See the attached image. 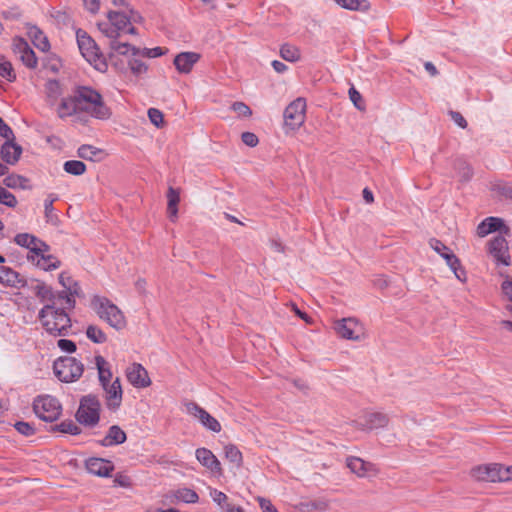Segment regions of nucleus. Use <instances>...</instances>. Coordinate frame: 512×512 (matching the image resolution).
Segmentation results:
<instances>
[{
  "mask_svg": "<svg viewBox=\"0 0 512 512\" xmlns=\"http://www.w3.org/2000/svg\"><path fill=\"white\" fill-rule=\"evenodd\" d=\"M38 319L43 329L53 337H65L70 334L72 321L65 308L46 303L39 310Z\"/></svg>",
  "mask_w": 512,
  "mask_h": 512,
  "instance_id": "f257e3e1",
  "label": "nucleus"
},
{
  "mask_svg": "<svg viewBox=\"0 0 512 512\" xmlns=\"http://www.w3.org/2000/svg\"><path fill=\"white\" fill-rule=\"evenodd\" d=\"M80 113H87L99 120L109 119L111 109L103 101L102 95L90 86H78L74 90Z\"/></svg>",
  "mask_w": 512,
  "mask_h": 512,
  "instance_id": "f03ea898",
  "label": "nucleus"
},
{
  "mask_svg": "<svg viewBox=\"0 0 512 512\" xmlns=\"http://www.w3.org/2000/svg\"><path fill=\"white\" fill-rule=\"evenodd\" d=\"M91 307L98 317L116 330H122L126 326L123 312L111 300L104 296L95 295L91 300Z\"/></svg>",
  "mask_w": 512,
  "mask_h": 512,
  "instance_id": "7ed1b4c3",
  "label": "nucleus"
},
{
  "mask_svg": "<svg viewBox=\"0 0 512 512\" xmlns=\"http://www.w3.org/2000/svg\"><path fill=\"white\" fill-rule=\"evenodd\" d=\"M76 39L78 48L82 56L98 71L104 72L107 70V63L96 42L86 31L78 29L76 31Z\"/></svg>",
  "mask_w": 512,
  "mask_h": 512,
  "instance_id": "20e7f679",
  "label": "nucleus"
},
{
  "mask_svg": "<svg viewBox=\"0 0 512 512\" xmlns=\"http://www.w3.org/2000/svg\"><path fill=\"white\" fill-rule=\"evenodd\" d=\"M101 403L94 394H88L80 399L76 420L86 426L95 427L100 421Z\"/></svg>",
  "mask_w": 512,
  "mask_h": 512,
  "instance_id": "39448f33",
  "label": "nucleus"
},
{
  "mask_svg": "<svg viewBox=\"0 0 512 512\" xmlns=\"http://www.w3.org/2000/svg\"><path fill=\"white\" fill-rule=\"evenodd\" d=\"M470 475L477 481L504 482L512 479V467L498 463L478 465L471 469Z\"/></svg>",
  "mask_w": 512,
  "mask_h": 512,
  "instance_id": "423d86ee",
  "label": "nucleus"
},
{
  "mask_svg": "<svg viewBox=\"0 0 512 512\" xmlns=\"http://www.w3.org/2000/svg\"><path fill=\"white\" fill-rule=\"evenodd\" d=\"M56 377L64 383L77 381L84 372V364L75 357H59L53 365Z\"/></svg>",
  "mask_w": 512,
  "mask_h": 512,
  "instance_id": "0eeeda50",
  "label": "nucleus"
},
{
  "mask_svg": "<svg viewBox=\"0 0 512 512\" xmlns=\"http://www.w3.org/2000/svg\"><path fill=\"white\" fill-rule=\"evenodd\" d=\"M33 411L39 419L54 422L60 417L62 406L55 397L42 395L34 399Z\"/></svg>",
  "mask_w": 512,
  "mask_h": 512,
  "instance_id": "6e6552de",
  "label": "nucleus"
},
{
  "mask_svg": "<svg viewBox=\"0 0 512 512\" xmlns=\"http://www.w3.org/2000/svg\"><path fill=\"white\" fill-rule=\"evenodd\" d=\"M430 244L433 250L445 259L446 264L453 271L456 278L462 282L465 281L466 272L462 269L459 258L452 252V250L437 239H432Z\"/></svg>",
  "mask_w": 512,
  "mask_h": 512,
  "instance_id": "1a4fd4ad",
  "label": "nucleus"
},
{
  "mask_svg": "<svg viewBox=\"0 0 512 512\" xmlns=\"http://www.w3.org/2000/svg\"><path fill=\"white\" fill-rule=\"evenodd\" d=\"M334 330L339 337L358 341L364 335L363 325L353 317L342 318L334 322Z\"/></svg>",
  "mask_w": 512,
  "mask_h": 512,
  "instance_id": "9d476101",
  "label": "nucleus"
},
{
  "mask_svg": "<svg viewBox=\"0 0 512 512\" xmlns=\"http://www.w3.org/2000/svg\"><path fill=\"white\" fill-rule=\"evenodd\" d=\"M306 101L304 98H297L292 101L284 110L285 126L291 130L298 129L305 121Z\"/></svg>",
  "mask_w": 512,
  "mask_h": 512,
  "instance_id": "9b49d317",
  "label": "nucleus"
},
{
  "mask_svg": "<svg viewBox=\"0 0 512 512\" xmlns=\"http://www.w3.org/2000/svg\"><path fill=\"white\" fill-rule=\"evenodd\" d=\"M185 410L188 415L198 419L201 425L207 430L214 433H219L221 431V424L219 421L197 403L192 401L185 403Z\"/></svg>",
  "mask_w": 512,
  "mask_h": 512,
  "instance_id": "f8f14e48",
  "label": "nucleus"
},
{
  "mask_svg": "<svg viewBox=\"0 0 512 512\" xmlns=\"http://www.w3.org/2000/svg\"><path fill=\"white\" fill-rule=\"evenodd\" d=\"M12 50L25 67L28 69L37 68L38 59L36 54L24 38L15 37L12 41Z\"/></svg>",
  "mask_w": 512,
  "mask_h": 512,
  "instance_id": "ddd939ff",
  "label": "nucleus"
},
{
  "mask_svg": "<svg viewBox=\"0 0 512 512\" xmlns=\"http://www.w3.org/2000/svg\"><path fill=\"white\" fill-rule=\"evenodd\" d=\"M488 253L497 266L510 265L509 248L505 237L498 235L491 239L488 243Z\"/></svg>",
  "mask_w": 512,
  "mask_h": 512,
  "instance_id": "4468645a",
  "label": "nucleus"
},
{
  "mask_svg": "<svg viewBox=\"0 0 512 512\" xmlns=\"http://www.w3.org/2000/svg\"><path fill=\"white\" fill-rule=\"evenodd\" d=\"M102 389L104 390L106 408L111 412H116L121 407L123 396L120 379L116 378L110 385Z\"/></svg>",
  "mask_w": 512,
  "mask_h": 512,
  "instance_id": "2eb2a0df",
  "label": "nucleus"
},
{
  "mask_svg": "<svg viewBox=\"0 0 512 512\" xmlns=\"http://www.w3.org/2000/svg\"><path fill=\"white\" fill-rule=\"evenodd\" d=\"M126 377L136 388H146L151 384L147 370L139 363H133L127 368Z\"/></svg>",
  "mask_w": 512,
  "mask_h": 512,
  "instance_id": "dca6fc26",
  "label": "nucleus"
},
{
  "mask_svg": "<svg viewBox=\"0 0 512 512\" xmlns=\"http://www.w3.org/2000/svg\"><path fill=\"white\" fill-rule=\"evenodd\" d=\"M87 471L98 477H109L114 470V465L110 460L98 457H90L85 461Z\"/></svg>",
  "mask_w": 512,
  "mask_h": 512,
  "instance_id": "f3484780",
  "label": "nucleus"
},
{
  "mask_svg": "<svg viewBox=\"0 0 512 512\" xmlns=\"http://www.w3.org/2000/svg\"><path fill=\"white\" fill-rule=\"evenodd\" d=\"M200 54L196 52H181L174 58L173 64L176 70L182 74L192 71L194 65L199 61Z\"/></svg>",
  "mask_w": 512,
  "mask_h": 512,
  "instance_id": "a211bd4d",
  "label": "nucleus"
},
{
  "mask_svg": "<svg viewBox=\"0 0 512 512\" xmlns=\"http://www.w3.org/2000/svg\"><path fill=\"white\" fill-rule=\"evenodd\" d=\"M195 457L198 462L213 473L221 472V463L211 450L201 447L196 449Z\"/></svg>",
  "mask_w": 512,
  "mask_h": 512,
  "instance_id": "6ab92c4d",
  "label": "nucleus"
},
{
  "mask_svg": "<svg viewBox=\"0 0 512 512\" xmlns=\"http://www.w3.org/2000/svg\"><path fill=\"white\" fill-rule=\"evenodd\" d=\"M127 439L125 431L119 425L109 427L105 437L98 441L102 447H112L123 444Z\"/></svg>",
  "mask_w": 512,
  "mask_h": 512,
  "instance_id": "aec40b11",
  "label": "nucleus"
},
{
  "mask_svg": "<svg viewBox=\"0 0 512 512\" xmlns=\"http://www.w3.org/2000/svg\"><path fill=\"white\" fill-rule=\"evenodd\" d=\"M389 419L387 415L374 412L365 414L360 420L359 425L365 430H374L387 426Z\"/></svg>",
  "mask_w": 512,
  "mask_h": 512,
  "instance_id": "412c9836",
  "label": "nucleus"
},
{
  "mask_svg": "<svg viewBox=\"0 0 512 512\" xmlns=\"http://www.w3.org/2000/svg\"><path fill=\"white\" fill-rule=\"evenodd\" d=\"M0 283L12 288H23L26 280L20 274L7 266H0Z\"/></svg>",
  "mask_w": 512,
  "mask_h": 512,
  "instance_id": "4be33fe9",
  "label": "nucleus"
},
{
  "mask_svg": "<svg viewBox=\"0 0 512 512\" xmlns=\"http://www.w3.org/2000/svg\"><path fill=\"white\" fill-rule=\"evenodd\" d=\"M502 228L507 229L504 220L499 217L490 216L478 224L477 235L479 237H485L490 233L500 231Z\"/></svg>",
  "mask_w": 512,
  "mask_h": 512,
  "instance_id": "5701e85b",
  "label": "nucleus"
},
{
  "mask_svg": "<svg viewBox=\"0 0 512 512\" xmlns=\"http://www.w3.org/2000/svg\"><path fill=\"white\" fill-rule=\"evenodd\" d=\"M22 153L21 146L15 144L13 140H6L1 148V158L7 164H15Z\"/></svg>",
  "mask_w": 512,
  "mask_h": 512,
  "instance_id": "b1692460",
  "label": "nucleus"
},
{
  "mask_svg": "<svg viewBox=\"0 0 512 512\" xmlns=\"http://www.w3.org/2000/svg\"><path fill=\"white\" fill-rule=\"evenodd\" d=\"M29 38L36 48L42 52L50 49V43L44 32L36 25H30L27 32Z\"/></svg>",
  "mask_w": 512,
  "mask_h": 512,
  "instance_id": "393cba45",
  "label": "nucleus"
},
{
  "mask_svg": "<svg viewBox=\"0 0 512 512\" xmlns=\"http://www.w3.org/2000/svg\"><path fill=\"white\" fill-rule=\"evenodd\" d=\"M57 113L62 119L80 113L74 93L69 97L62 98Z\"/></svg>",
  "mask_w": 512,
  "mask_h": 512,
  "instance_id": "a878e982",
  "label": "nucleus"
},
{
  "mask_svg": "<svg viewBox=\"0 0 512 512\" xmlns=\"http://www.w3.org/2000/svg\"><path fill=\"white\" fill-rule=\"evenodd\" d=\"M95 365L98 370V379L100 382L101 387H106L110 385L111 378H112V372L109 367H107L108 363L105 360V358L101 355L95 356Z\"/></svg>",
  "mask_w": 512,
  "mask_h": 512,
  "instance_id": "bb28decb",
  "label": "nucleus"
},
{
  "mask_svg": "<svg viewBox=\"0 0 512 512\" xmlns=\"http://www.w3.org/2000/svg\"><path fill=\"white\" fill-rule=\"evenodd\" d=\"M33 262L37 267L45 271L55 270L61 265V261L57 257L48 254V252H42Z\"/></svg>",
  "mask_w": 512,
  "mask_h": 512,
  "instance_id": "cd10ccee",
  "label": "nucleus"
},
{
  "mask_svg": "<svg viewBox=\"0 0 512 512\" xmlns=\"http://www.w3.org/2000/svg\"><path fill=\"white\" fill-rule=\"evenodd\" d=\"M108 20L120 32L126 31V28L131 24V19L125 12L110 11L108 12Z\"/></svg>",
  "mask_w": 512,
  "mask_h": 512,
  "instance_id": "c85d7f7f",
  "label": "nucleus"
},
{
  "mask_svg": "<svg viewBox=\"0 0 512 512\" xmlns=\"http://www.w3.org/2000/svg\"><path fill=\"white\" fill-rule=\"evenodd\" d=\"M173 496L179 502L194 504L199 500L197 492L188 487H181L174 491Z\"/></svg>",
  "mask_w": 512,
  "mask_h": 512,
  "instance_id": "c756f323",
  "label": "nucleus"
},
{
  "mask_svg": "<svg viewBox=\"0 0 512 512\" xmlns=\"http://www.w3.org/2000/svg\"><path fill=\"white\" fill-rule=\"evenodd\" d=\"M33 290L41 302H45V304L55 303L53 289L50 286L46 285L44 282H37Z\"/></svg>",
  "mask_w": 512,
  "mask_h": 512,
  "instance_id": "7c9ffc66",
  "label": "nucleus"
},
{
  "mask_svg": "<svg viewBox=\"0 0 512 512\" xmlns=\"http://www.w3.org/2000/svg\"><path fill=\"white\" fill-rule=\"evenodd\" d=\"M110 48L121 55H126L129 52L132 56H138L140 54V48L129 43L119 42L118 40L110 41Z\"/></svg>",
  "mask_w": 512,
  "mask_h": 512,
  "instance_id": "2f4dec72",
  "label": "nucleus"
},
{
  "mask_svg": "<svg viewBox=\"0 0 512 512\" xmlns=\"http://www.w3.org/2000/svg\"><path fill=\"white\" fill-rule=\"evenodd\" d=\"M28 250L30 253V255H28V259L31 261H35L36 257L39 256V254H41L42 252H49L50 246L41 239L34 236V241H31Z\"/></svg>",
  "mask_w": 512,
  "mask_h": 512,
  "instance_id": "473e14b6",
  "label": "nucleus"
},
{
  "mask_svg": "<svg viewBox=\"0 0 512 512\" xmlns=\"http://www.w3.org/2000/svg\"><path fill=\"white\" fill-rule=\"evenodd\" d=\"M168 205L167 210L170 217H176L178 213V203L180 201L179 192L173 187H169L167 192Z\"/></svg>",
  "mask_w": 512,
  "mask_h": 512,
  "instance_id": "72a5a7b5",
  "label": "nucleus"
},
{
  "mask_svg": "<svg viewBox=\"0 0 512 512\" xmlns=\"http://www.w3.org/2000/svg\"><path fill=\"white\" fill-rule=\"evenodd\" d=\"M280 56L288 62H297L300 59V50L291 44H283L280 48Z\"/></svg>",
  "mask_w": 512,
  "mask_h": 512,
  "instance_id": "f704fd0d",
  "label": "nucleus"
},
{
  "mask_svg": "<svg viewBox=\"0 0 512 512\" xmlns=\"http://www.w3.org/2000/svg\"><path fill=\"white\" fill-rule=\"evenodd\" d=\"M367 463L358 457H349L347 458V467L353 472L354 474L362 477L367 472Z\"/></svg>",
  "mask_w": 512,
  "mask_h": 512,
  "instance_id": "c9c22d12",
  "label": "nucleus"
},
{
  "mask_svg": "<svg viewBox=\"0 0 512 512\" xmlns=\"http://www.w3.org/2000/svg\"><path fill=\"white\" fill-rule=\"evenodd\" d=\"M63 169L68 174L80 176L86 172V165L80 160H68L64 162Z\"/></svg>",
  "mask_w": 512,
  "mask_h": 512,
  "instance_id": "e433bc0d",
  "label": "nucleus"
},
{
  "mask_svg": "<svg viewBox=\"0 0 512 512\" xmlns=\"http://www.w3.org/2000/svg\"><path fill=\"white\" fill-rule=\"evenodd\" d=\"M224 453L226 459L233 463L236 467H240L243 462L241 451L233 444L225 446Z\"/></svg>",
  "mask_w": 512,
  "mask_h": 512,
  "instance_id": "4c0bfd02",
  "label": "nucleus"
},
{
  "mask_svg": "<svg viewBox=\"0 0 512 512\" xmlns=\"http://www.w3.org/2000/svg\"><path fill=\"white\" fill-rule=\"evenodd\" d=\"M87 338L96 344H102L107 341V336L104 331L96 325H89L86 328Z\"/></svg>",
  "mask_w": 512,
  "mask_h": 512,
  "instance_id": "58836bf2",
  "label": "nucleus"
},
{
  "mask_svg": "<svg viewBox=\"0 0 512 512\" xmlns=\"http://www.w3.org/2000/svg\"><path fill=\"white\" fill-rule=\"evenodd\" d=\"M0 76L8 82H14L16 80V73L11 62L2 55L0 56Z\"/></svg>",
  "mask_w": 512,
  "mask_h": 512,
  "instance_id": "ea45409f",
  "label": "nucleus"
},
{
  "mask_svg": "<svg viewBox=\"0 0 512 512\" xmlns=\"http://www.w3.org/2000/svg\"><path fill=\"white\" fill-rule=\"evenodd\" d=\"M340 7L347 10L364 11L369 8L367 0H334Z\"/></svg>",
  "mask_w": 512,
  "mask_h": 512,
  "instance_id": "a19ab883",
  "label": "nucleus"
},
{
  "mask_svg": "<svg viewBox=\"0 0 512 512\" xmlns=\"http://www.w3.org/2000/svg\"><path fill=\"white\" fill-rule=\"evenodd\" d=\"M491 190L505 199H512V183L497 181L492 184Z\"/></svg>",
  "mask_w": 512,
  "mask_h": 512,
  "instance_id": "79ce46f5",
  "label": "nucleus"
},
{
  "mask_svg": "<svg viewBox=\"0 0 512 512\" xmlns=\"http://www.w3.org/2000/svg\"><path fill=\"white\" fill-rule=\"evenodd\" d=\"M454 167L462 181H469L472 178L473 169L465 160L457 159Z\"/></svg>",
  "mask_w": 512,
  "mask_h": 512,
  "instance_id": "37998d69",
  "label": "nucleus"
},
{
  "mask_svg": "<svg viewBox=\"0 0 512 512\" xmlns=\"http://www.w3.org/2000/svg\"><path fill=\"white\" fill-rule=\"evenodd\" d=\"M100 153H102L101 149L88 144L81 145L77 150L79 158L89 161H94L96 156Z\"/></svg>",
  "mask_w": 512,
  "mask_h": 512,
  "instance_id": "c03bdc74",
  "label": "nucleus"
},
{
  "mask_svg": "<svg viewBox=\"0 0 512 512\" xmlns=\"http://www.w3.org/2000/svg\"><path fill=\"white\" fill-rule=\"evenodd\" d=\"M54 297H55V306H58V304H61L62 302H64V304H65V307H64L65 309L72 310L76 306L75 299L69 295V293L67 292L66 289H64L63 291L54 292Z\"/></svg>",
  "mask_w": 512,
  "mask_h": 512,
  "instance_id": "a18cd8bd",
  "label": "nucleus"
},
{
  "mask_svg": "<svg viewBox=\"0 0 512 512\" xmlns=\"http://www.w3.org/2000/svg\"><path fill=\"white\" fill-rule=\"evenodd\" d=\"M55 430L71 435H79L81 433L80 427L71 419L64 420L57 424Z\"/></svg>",
  "mask_w": 512,
  "mask_h": 512,
  "instance_id": "49530a36",
  "label": "nucleus"
},
{
  "mask_svg": "<svg viewBox=\"0 0 512 512\" xmlns=\"http://www.w3.org/2000/svg\"><path fill=\"white\" fill-rule=\"evenodd\" d=\"M128 66L135 76L145 74L148 70V66L141 59L137 58V56H132L128 60Z\"/></svg>",
  "mask_w": 512,
  "mask_h": 512,
  "instance_id": "de8ad7c7",
  "label": "nucleus"
},
{
  "mask_svg": "<svg viewBox=\"0 0 512 512\" xmlns=\"http://www.w3.org/2000/svg\"><path fill=\"white\" fill-rule=\"evenodd\" d=\"M18 201L16 197L9 192L6 188L0 185V204H3L9 208L16 207Z\"/></svg>",
  "mask_w": 512,
  "mask_h": 512,
  "instance_id": "09e8293b",
  "label": "nucleus"
},
{
  "mask_svg": "<svg viewBox=\"0 0 512 512\" xmlns=\"http://www.w3.org/2000/svg\"><path fill=\"white\" fill-rule=\"evenodd\" d=\"M14 428L23 436L29 437L35 434V427L25 421H18L14 424Z\"/></svg>",
  "mask_w": 512,
  "mask_h": 512,
  "instance_id": "8fccbe9b",
  "label": "nucleus"
},
{
  "mask_svg": "<svg viewBox=\"0 0 512 512\" xmlns=\"http://www.w3.org/2000/svg\"><path fill=\"white\" fill-rule=\"evenodd\" d=\"M99 29L101 32L112 40H117L120 36V32L115 28L113 24L109 23H100Z\"/></svg>",
  "mask_w": 512,
  "mask_h": 512,
  "instance_id": "3c124183",
  "label": "nucleus"
},
{
  "mask_svg": "<svg viewBox=\"0 0 512 512\" xmlns=\"http://www.w3.org/2000/svg\"><path fill=\"white\" fill-rule=\"evenodd\" d=\"M166 52L167 50L163 49L162 47L143 48L140 49V54L138 56L147 58H157L164 55Z\"/></svg>",
  "mask_w": 512,
  "mask_h": 512,
  "instance_id": "603ef678",
  "label": "nucleus"
},
{
  "mask_svg": "<svg viewBox=\"0 0 512 512\" xmlns=\"http://www.w3.org/2000/svg\"><path fill=\"white\" fill-rule=\"evenodd\" d=\"M58 199L55 194H49L47 198L44 200V212L47 220H51L53 218L54 207L53 203Z\"/></svg>",
  "mask_w": 512,
  "mask_h": 512,
  "instance_id": "864d4df0",
  "label": "nucleus"
},
{
  "mask_svg": "<svg viewBox=\"0 0 512 512\" xmlns=\"http://www.w3.org/2000/svg\"><path fill=\"white\" fill-rule=\"evenodd\" d=\"M231 109L236 112L239 116L242 117H250L252 115L251 108L246 105L244 102H234L231 106Z\"/></svg>",
  "mask_w": 512,
  "mask_h": 512,
  "instance_id": "5fc2aeb1",
  "label": "nucleus"
},
{
  "mask_svg": "<svg viewBox=\"0 0 512 512\" xmlns=\"http://www.w3.org/2000/svg\"><path fill=\"white\" fill-rule=\"evenodd\" d=\"M57 346L61 351L68 354L74 353L77 349L76 343L74 341L65 338L59 339Z\"/></svg>",
  "mask_w": 512,
  "mask_h": 512,
  "instance_id": "6e6d98bb",
  "label": "nucleus"
},
{
  "mask_svg": "<svg viewBox=\"0 0 512 512\" xmlns=\"http://www.w3.org/2000/svg\"><path fill=\"white\" fill-rule=\"evenodd\" d=\"M31 241H34V235L29 233H19L14 238V242L17 245L24 247L26 249L30 247Z\"/></svg>",
  "mask_w": 512,
  "mask_h": 512,
  "instance_id": "4d7b16f0",
  "label": "nucleus"
},
{
  "mask_svg": "<svg viewBox=\"0 0 512 512\" xmlns=\"http://www.w3.org/2000/svg\"><path fill=\"white\" fill-rule=\"evenodd\" d=\"M148 118L156 127H160L163 124V113L159 109L149 108Z\"/></svg>",
  "mask_w": 512,
  "mask_h": 512,
  "instance_id": "13d9d810",
  "label": "nucleus"
},
{
  "mask_svg": "<svg viewBox=\"0 0 512 512\" xmlns=\"http://www.w3.org/2000/svg\"><path fill=\"white\" fill-rule=\"evenodd\" d=\"M210 496L212 497L213 501L219 505L222 509L226 507L227 503V495L217 489H213L210 492Z\"/></svg>",
  "mask_w": 512,
  "mask_h": 512,
  "instance_id": "bf43d9fd",
  "label": "nucleus"
},
{
  "mask_svg": "<svg viewBox=\"0 0 512 512\" xmlns=\"http://www.w3.org/2000/svg\"><path fill=\"white\" fill-rule=\"evenodd\" d=\"M1 15L7 20H19L22 17V12L19 7L14 6L3 10Z\"/></svg>",
  "mask_w": 512,
  "mask_h": 512,
  "instance_id": "052dcab7",
  "label": "nucleus"
},
{
  "mask_svg": "<svg viewBox=\"0 0 512 512\" xmlns=\"http://www.w3.org/2000/svg\"><path fill=\"white\" fill-rule=\"evenodd\" d=\"M24 180L22 176L19 175H8L4 178L3 183L6 187L9 188H17L21 186V182Z\"/></svg>",
  "mask_w": 512,
  "mask_h": 512,
  "instance_id": "680f3d73",
  "label": "nucleus"
},
{
  "mask_svg": "<svg viewBox=\"0 0 512 512\" xmlns=\"http://www.w3.org/2000/svg\"><path fill=\"white\" fill-rule=\"evenodd\" d=\"M257 501L262 512H279L269 499L259 496Z\"/></svg>",
  "mask_w": 512,
  "mask_h": 512,
  "instance_id": "e2e57ef3",
  "label": "nucleus"
},
{
  "mask_svg": "<svg viewBox=\"0 0 512 512\" xmlns=\"http://www.w3.org/2000/svg\"><path fill=\"white\" fill-rule=\"evenodd\" d=\"M241 139L242 142L249 147H255L259 142L258 137L252 132H243Z\"/></svg>",
  "mask_w": 512,
  "mask_h": 512,
  "instance_id": "0e129e2a",
  "label": "nucleus"
},
{
  "mask_svg": "<svg viewBox=\"0 0 512 512\" xmlns=\"http://www.w3.org/2000/svg\"><path fill=\"white\" fill-rule=\"evenodd\" d=\"M0 136L6 140H14V133L12 129L0 117Z\"/></svg>",
  "mask_w": 512,
  "mask_h": 512,
  "instance_id": "69168bd1",
  "label": "nucleus"
},
{
  "mask_svg": "<svg viewBox=\"0 0 512 512\" xmlns=\"http://www.w3.org/2000/svg\"><path fill=\"white\" fill-rule=\"evenodd\" d=\"M349 97L357 109H364V107L360 105V102L362 101V96L354 87H351L349 89Z\"/></svg>",
  "mask_w": 512,
  "mask_h": 512,
  "instance_id": "338daca9",
  "label": "nucleus"
},
{
  "mask_svg": "<svg viewBox=\"0 0 512 512\" xmlns=\"http://www.w3.org/2000/svg\"><path fill=\"white\" fill-rule=\"evenodd\" d=\"M85 9L91 13L96 14L100 9V0H82Z\"/></svg>",
  "mask_w": 512,
  "mask_h": 512,
  "instance_id": "774afa93",
  "label": "nucleus"
}]
</instances>
